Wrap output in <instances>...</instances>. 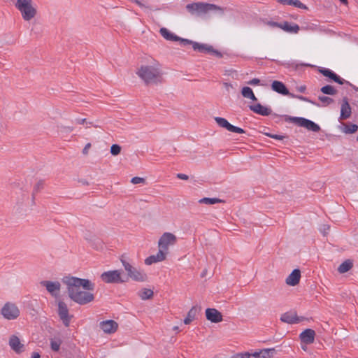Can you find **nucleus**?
<instances>
[{
	"mask_svg": "<svg viewBox=\"0 0 358 358\" xmlns=\"http://www.w3.org/2000/svg\"><path fill=\"white\" fill-rule=\"evenodd\" d=\"M67 287L69 297L79 305H85L94 300V295L90 292L94 289V285L88 279L68 276L63 279Z\"/></svg>",
	"mask_w": 358,
	"mask_h": 358,
	"instance_id": "obj_1",
	"label": "nucleus"
},
{
	"mask_svg": "<svg viewBox=\"0 0 358 358\" xmlns=\"http://www.w3.org/2000/svg\"><path fill=\"white\" fill-rule=\"evenodd\" d=\"M137 76L146 84H155L161 82L162 70L160 63L152 57L147 59L136 71Z\"/></svg>",
	"mask_w": 358,
	"mask_h": 358,
	"instance_id": "obj_2",
	"label": "nucleus"
},
{
	"mask_svg": "<svg viewBox=\"0 0 358 358\" xmlns=\"http://www.w3.org/2000/svg\"><path fill=\"white\" fill-rule=\"evenodd\" d=\"M15 6L25 21L31 20L37 15V9L32 0H17Z\"/></svg>",
	"mask_w": 358,
	"mask_h": 358,
	"instance_id": "obj_3",
	"label": "nucleus"
},
{
	"mask_svg": "<svg viewBox=\"0 0 358 358\" xmlns=\"http://www.w3.org/2000/svg\"><path fill=\"white\" fill-rule=\"evenodd\" d=\"M186 8L192 15H197L207 13L210 10L220 9V8L215 4L202 2L187 4Z\"/></svg>",
	"mask_w": 358,
	"mask_h": 358,
	"instance_id": "obj_4",
	"label": "nucleus"
},
{
	"mask_svg": "<svg viewBox=\"0 0 358 358\" xmlns=\"http://www.w3.org/2000/svg\"><path fill=\"white\" fill-rule=\"evenodd\" d=\"M121 262L124 266L125 271L127 272L129 278L136 282H145L148 279V275L142 271L138 270L134 267L129 262L125 260L121 259Z\"/></svg>",
	"mask_w": 358,
	"mask_h": 358,
	"instance_id": "obj_5",
	"label": "nucleus"
},
{
	"mask_svg": "<svg viewBox=\"0 0 358 358\" xmlns=\"http://www.w3.org/2000/svg\"><path fill=\"white\" fill-rule=\"evenodd\" d=\"M1 313L5 319L14 320L20 316V311L15 303L6 302L1 308Z\"/></svg>",
	"mask_w": 358,
	"mask_h": 358,
	"instance_id": "obj_6",
	"label": "nucleus"
},
{
	"mask_svg": "<svg viewBox=\"0 0 358 358\" xmlns=\"http://www.w3.org/2000/svg\"><path fill=\"white\" fill-rule=\"evenodd\" d=\"M192 45V48L194 50H197L201 52H209L214 55H216L217 57H221L222 54L218 52L217 50H215L210 45H208L206 44H201L196 42H192L187 39H182L181 40V45Z\"/></svg>",
	"mask_w": 358,
	"mask_h": 358,
	"instance_id": "obj_7",
	"label": "nucleus"
},
{
	"mask_svg": "<svg viewBox=\"0 0 358 358\" xmlns=\"http://www.w3.org/2000/svg\"><path fill=\"white\" fill-rule=\"evenodd\" d=\"M176 241L177 238L173 234L169 232L164 233L159 239L158 248L169 255V246L175 245Z\"/></svg>",
	"mask_w": 358,
	"mask_h": 358,
	"instance_id": "obj_8",
	"label": "nucleus"
},
{
	"mask_svg": "<svg viewBox=\"0 0 358 358\" xmlns=\"http://www.w3.org/2000/svg\"><path fill=\"white\" fill-rule=\"evenodd\" d=\"M122 273L119 270L109 271L101 275V279L106 283H122L126 280L122 278Z\"/></svg>",
	"mask_w": 358,
	"mask_h": 358,
	"instance_id": "obj_9",
	"label": "nucleus"
},
{
	"mask_svg": "<svg viewBox=\"0 0 358 358\" xmlns=\"http://www.w3.org/2000/svg\"><path fill=\"white\" fill-rule=\"evenodd\" d=\"M58 315L66 327H69L70 321L73 315H69L66 303L62 301L58 302Z\"/></svg>",
	"mask_w": 358,
	"mask_h": 358,
	"instance_id": "obj_10",
	"label": "nucleus"
},
{
	"mask_svg": "<svg viewBox=\"0 0 358 358\" xmlns=\"http://www.w3.org/2000/svg\"><path fill=\"white\" fill-rule=\"evenodd\" d=\"M8 345L16 354H21L25 350V345L15 334L10 335L8 338Z\"/></svg>",
	"mask_w": 358,
	"mask_h": 358,
	"instance_id": "obj_11",
	"label": "nucleus"
},
{
	"mask_svg": "<svg viewBox=\"0 0 358 358\" xmlns=\"http://www.w3.org/2000/svg\"><path fill=\"white\" fill-rule=\"evenodd\" d=\"M214 120L219 127L224 128L229 131L237 134H244L245 132L242 128L230 124L227 120L224 117H215Z\"/></svg>",
	"mask_w": 358,
	"mask_h": 358,
	"instance_id": "obj_12",
	"label": "nucleus"
},
{
	"mask_svg": "<svg viewBox=\"0 0 358 358\" xmlns=\"http://www.w3.org/2000/svg\"><path fill=\"white\" fill-rule=\"evenodd\" d=\"M294 122L299 126L303 127L308 130L317 132L320 130V127L311 120L303 117H295Z\"/></svg>",
	"mask_w": 358,
	"mask_h": 358,
	"instance_id": "obj_13",
	"label": "nucleus"
},
{
	"mask_svg": "<svg viewBox=\"0 0 358 358\" xmlns=\"http://www.w3.org/2000/svg\"><path fill=\"white\" fill-rule=\"evenodd\" d=\"M167 255V253L159 249V251L156 255H150L145 259V264L150 266L155 263L162 262L166 259Z\"/></svg>",
	"mask_w": 358,
	"mask_h": 358,
	"instance_id": "obj_14",
	"label": "nucleus"
},
{
	"mask_svg": "<svg viewBox=\"0 0 358 358\" xmlns=\"http://www.w3.org/2000/svg\"><path fill=\"white\" fill-rule=\"evenodd\" d=\"M99 327L104 333L110 334L117 331L118 324L114 320H109L100 322Z\"/></svg>",
	"mask_w": 358,
	"mask_h": 358,
	"instance_id": "obj_15",
	"label": "nucleus"
},
{
	"mask_svg": "<svg viewBox=\"0 0 358 358\" xmlns=\"http://www.w3.org/2000/svg\"><path fill=\"white\" fill-rule=\"evenodd\" d=\"M41 285L45 287L47 291L52 296H57L60 291L61 284L56 281H42L41 282Z\"/></svg>",
	"mask_w": 358,
	"mask_h": 358,
	"instance_id": "obj_16",
	"label": "nucleus"
},
{
	"mask_svg": "<svg viewBox=\"0 0 358 358\" xmlns=\"http://www.w3.org/2000/svg\"><path fill=\"white\" fill-rule=\"evenodd\" d=\"M206 319L213 323H218L222 321V313L215 308H207L206 310Z\"/></svg>",
	"mask_w": 358,
	"mask_h": 358,
	"instance_id": "obj_17",
	"label": "nucleus"
},
{
	"mask_svg": "<svg viewBox=\"0 0 358 358\" xmlns=\"http://www.w3.org/2000/svg\"><path fill=\"white\" fill-rule=\"evenodd\" d=\"M352 114V109L348 103L347 98L343 99L341 106V114L339 117V121L345 120L350 117Z\"/></svg>",
	"mask_w": 358,
	"mask_h": 358,
	"instance_id": "obj_18",
	"label": "nucleus"
},
{
	"mask_svg": "<svg viewBox=\"0 0 358 358\" xmlns=\"http://www.w3.org/2000/svg\"><path fill=\"white\" fill-rule=\"evenodd\" d=\"M315 331L311 329H306L299 335L301 341L306 345L313 343L315 341Z\"/></svg>",
	"mask_w": 358,
	"mask_h": 358,
	"instance_id": "obj_19",
	"label": "nucleus"
},
{
	"mask_svg": "<svg viewBox=\"0 0 358 358\" xmlns=\"http://www.w3.org/2000/svg\"><path fill=\"white\" fill-rule=\"evenodd\" d=\"M280 320L287 324H296L299 323L302 320L297 316L295 312H287L281 315Z\"/></svg>",
	"mask_w": 358,
	"mask_h": 358,
	"instance_id": "obj_20",
	"label": "nucleus"
},
{
	"mask_svg": "<svg viewBox=\"0 0 358 358\" xmlns=\"http://www.w3.org/2000/svg\"><path fill=\"white\" fill-rule=\"evenodd\" d=\"M301 279V271L299 269H294L286 278V283L290 286H295L299 283Z\"/></svg>",
	"mask_w": 358,
	"mask_h": 358,
	"instance_id": "obj_21",
	"label": "nucleus"
},
{
	"mask_svg": "<svg viewBox=\"0 0 358 358\" xmlns=\"http://www.w3.org/2000/svg\"><path fill=\"white\" fill-rule=\"evenodd\" d=\"M320 72L325 77H327L330 78L331 80H334V82L343 85L345 82V80L341 78L340 76H338L337 74H336L334 71L329 69H322L320 70Z\"/></svg>",
	"mask_w": 358,
	"mask_h": 358,
	"instance_id": "obj_22",
	"label": "nucleus"
},
{
	"mask_svg": "<svg viewBox=\"0 0 358 358\" xmlns=\"http://www.w3.org/2000/svg\"><path fill=\"white\" fill-rule=\"evenodd\" d=\"M250 109L253 111L254 113L264 115L267 116L269 115L271 113V110L266 106H264L261 105L260 103H257L253 106H249Z\"/></svg>",
	"mask_w": 358,
	"mask_h": 358,
	"instance_id": "obj_23",
	"label": "nucleus"
},
{
	"mask_svg": "<svg viewBox=\"0 0 358 358\" xmlns=\"http://www.w3.org/2000/svg\"><path fill=\"white\" fill-rule=\"evenodd\" d=\"M271 89L282 95H288L289 91L285 84L280 81L274 80L271 84Z\"/></svg>",
	"mask_w": 358,
	"mask_h": 358,
	"instance_id": "obj_24",
	"label": "nucleus"
},
{
	"mask_svg": "<svg viewBox=\"0 0 358 358\" xmlns=\"http://www.w3.org/2000/svg\"><path fill=\"white\" fill-rule=\"evenodd\" d=\"M159 32L161 35L168 41H180L181 43V40L182 39L176 36L173 33L171 32L168 29L164 27L161 28Z\"/></svg>",
	"mask_w": 358,
	"mask_h": 358,
	"instance_id": "obj_25",
	"label": "nucleus"
},
{
	"mask_svg": "<svg viewBox=\"0 0 358 358\" xmlns=\"http://www.w3.org/2000/svg\"><path fill=\"white\" fill-rule=\"evenodd\" d=\"M280 29L288 33L296 34L299 31V26L296 24H290L288 22L281 23Z\"/></svg>",
	"mask_w": 358,
	"mask_h": 358,
	"instance_id": "obj_26",
	"label": "nucleus"
},
{
	"mask_svg": "<svg viewBox=\"0 0 358 358\" xmlns=\"http://www.w3.org/2000/svg\"><path fill=\"white\" fill-rule=\"evenodd\" d=\"M358 129V126L355 124H343L342 127H341V130L342 132L346 134H352L357 132Z\"/></svg>",
	"mask_w": 358,
	"mask_h": 358,
	"instance_id": "obj_27",
	"label": "nucleus"
},
{
	"mask_svg": "<svg viewBox=\"0 0 358 358\" xmlns=\"http://www.w3.org/2000/svg\"><path fill=\"white\" fill-rule=\"evenodd\" d=\"M353 266V262L350 259H347L343 262L338 268V271L340 273H344L350 271Z\"/></svg>",
	"mask_w": 358,
	"mask_h": 358,
	"instance_id": "obj_28",
	"label": "nucleus"
},
{
	"mask_svg": "<svg viewBox=\"0 0 358 358\" xmlns=\"http://www.w3.org/2000/svg\"><path fill=\"white\" fill-rule=\"evenodd\" d=\"M197 311V308L196 306H193L187 313V317L184 320V323L185 324H189L193 320H194Z\"/></svg>",
	"mask_w": 358,
	"mask_h": 358,
	"instance_id": "obj_29",
	"label": "nucleus"
},
{
	"mask_svg": "<svg viewBox=\"0 0 358 358\" xmlns=\"http://www.w3.org/2000/svg\"><path fill=\"white\" fill-rule=\"evenodd\" d=\"M241 94L245 98L250 99L252 101H257V97L255 96L252 90L249 87H243Z\"/></svg>",
	"mask_w": 358,
	"mask_h": 358,
	"instance_id": "obj_30",
	"label": "nucleus"
},
{
	"mask_svg": "<svg viewBox=\"0 0 358 358\" xmlns=\"http://www.w3.org/2000/svg\"><path fill=\"white\" fill-rule=\"evenodd\" d=\"M154 292L152 289L148 288H143L138 293V296L142 300L151 299L153 297Z\"/></svg>",
	"mask_w": 358,
	"mask_h": 358,
	"instance_id": "obj_31",
	"label": "nucleus"
},
{
	"mask_svg": "<svg viewBox=\"0 0 358 358\" xmlns=\"http://www.w3.org/2000/svg\"><path fill=\"white\" fill-rule=\"evenodd\" d=\"M278 2H280L282 4H285V5L294 6L295 7L300 8H306V6L304 4H303L299 0H278Z\"/></svg>",
	"mask_w": 358,
	"mask_h": 358,
	"instance_id": "obj_32",
	"label": "nucleus"
},
{
	"mask_svg": "<svg viewBox=\"0 0 358 358\" xmlns=\"http://www.w3.org/2000/svg\"><path fill=\"white\" fill-rule=\"evenodd\" d=\"M275 350L272 349H264L260 350L259 352H257L258 355V358H271L273 356V353Z\"/></svg>",
	"mask_w": 358,
	"mask_h": 358,
	"instance_id": "obj_33",
	"label": "nucleus"
},
{
	"mask_svg": "<svg viewBox=\"0 0 358 358\" xmlns=\"http://www.w3.org/2000/svg\"><path fill=\"white\" fill-rule=\"evenodd\" d=\"M321 92L325 94L334 95L337 91L332 86L326 85L321 88Z\"/></svg>",
	"mask_w": 358,
	"mask_h": 358,
	"instance_id": "obj_34",
	"label": "nucleus"
},
{
	"mask_svg": "<svg viewBox=\"0 0 358 358\" xmlns=\"http://www.w3.org/2000/svg\"><path fill=\"white\" fill-rule=\"evenodd\" d=\"M201 203L213 205L221 202V200L217 198H203L199 201Z\"/></svg>",
	"mask_w": 358,
	"mask_h": 358,
	"instance_id": "obj_35",
	"label": "nucleus"
},
{
	"mask_svg": "<svg viewBox=\"0 0 358 358\" xmlns=\"http://www.w3.org/2000/svg\"><path fill=\"white\" fill-rule=\"evenodd\" d=\"M62 344V341L60 339L50 341V347L53 351L57 352L59 350L60 345Z\"/></svg>",
	"mask_w": 358,
	"mask_h": 358,
	"instance_id": "obj_36",
	"label": "nucleus"
},
{
	"mask_svg": "<svg viewBox=\"0 0 358 358\" xmlns=\"http://www.w3.org/2000/svg\"><path fill=\"white\" fill-rule=\"evenodd\" d=\"M318 99L322 102L323 106H327L334 101L331 98L324 96H320L318 97Z\"/></svg>",
	"mask_w": 358,
	"mask_h": 358,
	"instance_id": "obj_37",
	"label": "nucleus"
},
{
	"mask_svg": "<svg viewBox=\"0 0 358 358\" xmlns=\"http://www.w3.org/2000/svg\"><path fill=\"white\" fill-rule=\"evenodd\" d=\"M121 152V147L117 145V144H113L111 145L110 147V153L114 155V156H116L117 155H119Z\"/></svg>",
	"mask_w": 358,
	"mask_h": 358,
	"instance_id": "obj_38",
	"label": "nucleus"
},
{
	"mask_svg": "<svg viewBox=\"0 0 358 358\" xmlns=\"http://www.w3.org/2000/svg\"><path fill=\"white\" fill-rule=\"evenodd\" d=\"M145 180L143 178H141V177H134L131 178V182L134 185H137V184H143L145 183Z\"/></svg>",
	"mask_w": 358,
	"mask_h": 358,
	"instance_id": "obj_39",
	"label": "nucleus"
},
{
	"mask_svg": "<svg viewBox=\"0 0 358 358\" xmlns=\"http://www.w3.org/2000/svg\"><path fill=\"white\" fill-rule=\"evenodd\" d=\"M330 229L329 225H320V227L318 229V230L324 236H327L328 234V231Z\"/></svg>",
	"mask_w": 358,
	"mask_h": 358,
	"instance_id": "obj_40",
	"label": "nucleus"
},
{
	"mask_svg": "<svg viewBox=\"0 0 358 358\" xmlns=\"http://www.w3.org/2000/svg\"><path fill=\"white\" fill-rule=\"evenodd\" d=\"M266 24L271 27H278L280 29L281 23H278L276 22L269 21L266 22Z\"/></svg>",
	"mask_w": 358,
	"mask_h": 358,
	"instance_id": "obj_41",
	"label": "nucleus"
},
{
	"mask_svg": "<svg viewBox=\"0 0 358 358\" xmlns=\"http://www.w3.org/2000/svg\"><path fill=\"white\" fill-rule=\"evenodd\" d=\"M260 83V80L258 78H253L248 82V84L251 85H258Z\"/></svg>",
	"mask_w": 358,
	"mask_h": 358,
	"instance_id": "obj_42",
	"label": "nucleus"
},
{
	"mask_svg": "<svg viewBox=\"0 0 358 358\" xmlns=\"http://www.w3.org/2000/svg\"><path fill=\"white\" fill-rule=\"evenodd\" d=\"M177 178L180 180H188V178H189L188 176L186 174H184V173H178Z\"/></svg>",
	"mask_w": 358,
	"mask_h": 358,
	"instance_id": "obj_43",
	"label": "nucleus"
},
{
	"mask_svg": "<svg viewBox=\"0 0 358 358\" xmlns=\"http://www.w3.org/2000/svg\"><path fill=\"white\" fill-rule=\"evenodd\" d=\"M245 358H258L257 352H256L254 353L246 352Z\"/></svg>",
	"mask_w": 358,
	"mask_h": 358,
	"instance_id": "obj_44",
	"label": "nucleus"
},
{
	"mask_svg": "<svg viewBox=\"0 0 358 358\" xmlns=\"http://www.w3.org/2000/svg\"><path fill=\"white\" fill-rule=\"evenodd\" d=\"M266 135L276 140H282L284 138V136L280 135H271L268 134Z\"/></svg>",
	"mask_w": 358,
	"mask_h": 358,
	"instance_id": "obj_45",
	"label": "nucleus"
},
{
	"mask_svg": "<svg viewBox=\"0 0 358 358\" xmlns=\"http://www.w3.org/2000/svg\"><path fill=\"white\" fill-rule=\"evenodd\" d=\"M76 123L79 124H84L85 123H87V120L85 118L76 119Z\"/></svg>",
	"mask_w": 358,
	"mask_h": 358,
	"instance_id": "obj_46",
	"label": "nucleus"
},
{
	"mask_svg": "<svg viewBox=\"0 0 358 358\" xmlns=\"http://www.w3.org/2000/svg\"><path fill=\"white\" fill-rule=\"evenodd\" d=\"M246 357V352L245 353H239L234 356L233 358H245Z\"/></svg>",
	"mask_w": 358,
	"mask_h": 358,
	"instance_id": "obj_47",
	"label": "nucleus"
},
{
	"mask_svg": "<svg viewBox=\"0 0 358 358\" xmlns=\"http://www.w3.org/2000/svg\"><path fill=\"white\" fill-rule=\"evenodd\" d=\"M91 147L90 143H87L85 148H83V154H87L89 148Z\"/></svg>",
	"mask_w": 358,
	"mask_h": 358,
	"instance_id": "obj_48",
	"label": "nucleus"
},
{
	"mask_svg": "<svg viewBox=\"0 0 358 358\" xmlns=\"http://www.w3.org/2000/svg\"><path fill=\"white\" fill-rule=\"evenodd\" d=\"M133 1L136 3L138 6H140L141 8H145V4H143L142 2H141L140 1L138 0H133Z\"/></svg>",
	"mask_w": 358,
	"mask_h": 358,
	"instance_id": "obj_49",
	"label": "nucleus"
},
{
	"mask_svg": "<svg viewBox=\"0 0 358 358\" xmlns=\"http://www.w3.org/2000/svg\"><path fill=\"white\" fill-rule=\"evenodd\" d=\"M296 98H297L299 100L303 101L310 102V101L308 100V98L302 96H296Z\"/></svg>",
	"mask_w": 358,
	"mask_h": 358,
	"instance_id": "obj_50",
	"label": "nucleus"
},
{
	"mask_svg": "<svg viewBox=\"0 0 358 358\" xmlns=\"http://www.w3.org/2000/svg\"><path fill=\"white\" fill-rule=\"evenodd\" d=\"M31 358H41V355L38 352H34L31 354Z\"/></svg>",
	"mask_w": 358,
	"mask_h": 358,
	"instance_id": "obj_51",
	"label": "nucleus"
},
{
	"mask_svg": "<svg viewBox=\"0 0 358 358\" xmlns=\"http://www.w3.org/2000/svg\"><path fill=\"white\" fill-rule=\"evenodd\" d=\"M224 87H225L227 89H229V87H232V85H231L230 83H224Z\"/></svg>",
	"mask_w": 358,
	"mask_h": 358,
	"instance_id": "obj_52",
	"label": "nucleus"
},
{
	"mask_svg": "<svg viewBox=\"0 0 358 358\" xmlns=\"http://www.w3.org/2000/svg\"><path fill=\"white\" fill-rule=\"evenodd\" d=\"M305 90H306V87L305 86H301V87H299V91L301 92H303Z\"/></svg>",
	"mask_w": 358,
	"mask_h": 358,
	"instance_id": "obj_53",
	"label": "nucleus"
},
{
	"mask_svg": "<svg viewBox=\"0 0 358 358\" xmlns=\"http://www.w3.org/2000/svg\"><path fill=\"white\" fill-rule=\"evenodd\" d=\"M302 349L304 350V351H306L307 350V346L306 345H302L301 346Z\"/></svg>",
	"mask_w": 358,
	"mask_h": 358,
	"instance_id": "obj_54",
	"label": "nucleus"
},
{
	"mask_svg": "<svg viewBox=\"0 0 358 358\" xmlns=\"http://www.w3.org/2000/svg\"><path fill=\"white\" fill-rule=\"evenodd\" d=\"M344 4H347L348 3V0H340Z\"/></svg>",
	"mask_w": 358,
	"mask_h": 358,
	"instance_id": "obj_55",
	"label": "nucleus"
},
{
	"mask_svg": "<svg viewBox=\"0 0 358 358\" xmlns=\"http://www.w3.org/2000/svg\"><path fill=\"white\" fill-rule=\"evenodd\" d=\"M236 230H237L236 229H228L229 231H236Z\"/></svg>",
	"mask_w": 358,
	"mask_h": 358,
	"instance_id": "obj_56",
	"label": "nucleus"
},
{
	"mask_svg": "<svg viewBox=\"0 0 358 358\" xmlns=\"http://www.w3.org/2000/svg\"><path fill=\"white\" fill-rule=\"evenodd\" d=\"M173 329H174V330H178V327H175L173 328Z\"/></svg>",
	"mask_w": 358,
	"mask_h": 358,
	"instance_id": "obj_57",
	"label": "nucleus"
},
{
	"mask_svg": "<svg viewBox=\"0 0 358 358\" xmlns=\"http://www.w3.org/2000/svg\"><path fill=\"white\" fill-rule=\"evenodd\" d=\"M357 140H358V136H357Z\"/></svg>",
	"mask_w": 358,
	"mask_h": 358,
	"instance_id": "obj_58",
	"label": "nucleus"
}]
</instances>
